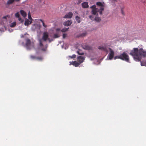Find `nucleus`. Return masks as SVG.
Returning a JSON list of instances; mask_svg holds the SVG:
<instances>
[{
  "label": "nucleus",
  "mask_w": 146,
  "mask_h": 146,
  "mask_svg": "<svg viewBox=\"0 0 146 146\" xmlns=\"http://www.w3.org/2000/svg\"><path fill=\"white\" fill-rule=\"evenodd\" d=\"M96 5L98 6H100V7L99 9V11L100 14V15L102 14V12L104 10V5L102 3L100 2H98L96 3Z\"/></svg>",
  "instance_id": "obj_6"
},
{
  "label": "nucleus",
  "mask_w": 146,
  "mask_h": 146,
  "mask_svg": "<svg viewBox=\"0 0 146 146\" xmlns=\"http://www.w3.org/2000/svg\"><path fill=\"white\" fill-rule=\"evenodd\" d=\"M28 17V19H28L29 20H32V21L33 19L31 17V15L30 14H29Z\"/></svg>",
  "instance_id": "obj_32"
},
{
  "label": "nucleus",
  "mask_w": 146,
  "mask_h": 146,
  "mask_svg": "<svg viewBox=\"0 0 146 146\" xmlns=\"http://www.w3.org/2000/svg\"><path fill=\"white\" fill-rule=\"evenodd\" d=\"M98 48L99 50L104 51L107 53L108 52V48L107 47H103L100 46L98 47Z\"/></svg>",
  "instance_id": "obj_8"
},
{
  "label": "nucleus",
  "mask_w": 146,
  "mask_h": 146,
  "mask_svg": "<svg viewBox=\"0 0 146 146\" xmlns=\"http://www.w3.org/2000/svg\"><path fill=\"white\" fill-rule=\"evenodd\" d=\"M95 20L99 22L100 21L101 19L100 18L96 17L95 18Z\"/></svg>",
  "instance_id": "obj_24"
},
{
  "label": "nucleus",
  "mask_w": 146,
  "mask_h": 146,
  "mask_svg": "<svg viewBox=\"0 0 146 146\" xmlns=\"http://www.w3.org/2000/svg\"><path fill=\"white\" fill-rule=\"evenodd\" d=\"M39 21H40L41 22H42V25L44 27L46 28L47 27V26L45 24L44 21L40 19H39Z\"/></svg>",
  "instance_id": "obj_21"
},
{
  "label": "nucleus",
  "mask_w": 146,
  "mask_h": 146,
  "mask_svg": "<svg viewBox=\"0 0 146 146\" xmlns=\"http://www.w3.org/2000/svg\"><path fill=\"white\" fill-rule=\"evenodd\" d=\"M99 9L98 8L95 9H92V13L94 15H96L97 12H99Z\"/></svg>",
  "instance_id": "obj_16"
},
{
  "label": "nucleus",
  "mask_w": 146,
  "mask_h": 146,
  "mask_svg": "<svg viewBox=\"0 0 146 146\" xmlns=\"http://www.w3.org/2000/svg\"><path fill=\"white\" fill-rule=\"evenodd\" d=\"M69 28H64L61 30V31L62 32H65Z\"/></svg>",
  "instance_id": "obj_19"
},
{
  "label": "nucleus",
  "mask_w": 146,
  "mask_h": 146,
  "mask_svg": "<svg viewBox=\"0 0 146 146\" xmlns=\"http://www.w3.org/2000/svg\"><path fill=\"white\" fill-rule=\"evenodd\" d=\"M77 53L79 55H83L84 54V53L83 52H81L80 53L79 51H77Z\"/></svg>",
  "instance_id": "obj_33"
},
{
  "label": "nucleus",
  "mask_w": 146,
  "mask_h": 146,
  "mask_svg": "<svg viewBox=\"0 0 146 146\" xmlns=\"http://www.w3.org/2000/svg\"><path fill=\"white\" fill-rule=\"evenodd\" d=\"M16 23L15 22H14L13 23H12L10 25V26L11 27H13L15 26L16 25Z\"/></svg>",
  "instance_id": "obj_18"
},
{
  "label": "nucleus",
  "mask_w": 146,
  "mask_h": 146,
  "mask_svg": "<svg viewBox=\"0 0 146 146\" xmlns=\"http://www.w3.org/2000/svg\"><path fill=\"white\" fill-rule=\"evenodd\" d=\"M15 16L16 17L18 18L20 17V15L19 12L15 14Z\"/></svg>",
  "instance_id": "obj_29"
},
{
  "label": "nucleus",
  "mask_w": 146,
  "mask_h": 146,
  "mask_svg": "<svg viewBox=\"0 0 146 146\" xmlns=\"http://www.w3.org/2000/svg\"><path fill=\"white\" fill-rule=\"evenodd\" d=\"M82 7L84 8H87L88 7V3L86 2H84L82 3Z\"/></svg>",
  "instance_id": "obj_14"
},
{
  "label": "nucleus",
  "mask_w": 146,
  "mask_h": 146,
  "mask_svg": "<svg viewBox=\"0 0 146 146\" xmlns=\"http://www.w3.org/2000/svg\"><path fill=\"white\" fill-rule=\"evenodd\" d=\"M77 58L78 62L80 64L84 62L85 59V57L84 56H79Z\"/></svg>",
  "instance_id": "obj_7"
},
{
  "label": "nucleus",
  "mask_w": 146,
  "mask_h": 146,
  "mask_svg": "<svg viewBox=\"0 0 146 146\" xmlns=\"http://www.w3.org/2000/svg\"><path fill=\"white\" fill-rule=\"evenodd\" d=\"M72 22L71 20H68L64 22L63 23V25L65 26H70L72 23Z\"/></svg>",
  "instance_id": "obj_10"
},
{
  "label": "nucleus",
  "mask_w": 146,
  "mask_h": 146,
  "mask_svg": "<svg viewBox=\"0 0 146 146\" xmlns=\"http://www.w3.org/2000/svg\"><path fill=\"white\" fill-rule=\"evenodd\" d=\"M37 57L33 55H31L30 56L31 58L33 60H36Z\"/></svg>",
  "instance_id": "obj_23"
},
{
  "label": "nucleus",
  "mask_w": 146,
  "mask_h": 146,
  "mask_svg": "<svg viewBox=\"0 0 146 146\" xmlns=\"http://www.w3.org/2000/svg\"><path fill=\"white\" fill-rule=\"evenodd\" d=\"M60 30V29H56V31H59Z\"/></svg>",
  "instance_id": "obj_38"
},
{
  "label": "nucleus",
  "mask_w": 146,
  "mask_h": 146,
  "mask_svg": "<svg viewBox=\"0 0 146 146\" xmlns=\"http://www.w3.org/2000/svg\"><path fill=\"white\" fill-rule=\"evenodd\" d=\"M90 8L92 9H98V8H96V6L95 5H93L90 7Z\"/></svg>",
  "instance_id": "obj_31"
},
{
  "label": "nucleus",
  "mask_w": 146,
  "mask_h": 146,
  "mask_svg": "<svg viewBox=\"0 0 146 146\" xmlns=\"http://www.w3.org/2000/svg\"><path fill=\"white\" fill-rule=\"evenodd\" d=\"M71 64L74 66L75 67H77L79 66L80 64L76 61H73L72 62H71Z\"/></svg>",
  "instance_id": "obj_12"
},
{
  "label": "nucleus",
  "mask_w": 146,
  "mask_h": 146,
  "mask_svg": "<svg viewBox=\"0 0 146 146\" xmlns=\"http://www.w3.org/2000/svg\"><path fill=\"white\" fill-rule=\"evenodd\" d=\"M32 22V21L27 19L25 21V25L28 26L29 25L31 24Z\"/></svg>",
  "instance_id": "obj_13"
},
{
  "label": "nucleus",
  "mask_w": 146,
  "mask_h": 146,
  "mask_svg": "<svg viewBox=\"0 0 146 146\" xmlns=\"http://www.w3.org/2000/svg\"><path fill=\"white\" fill-rule=\"evenodd\" d=\"M42 60V57H36V60Z\"/></svg>",
  "instance_id": "obj_26"
},
{
  "label": "nucleus",
  "mask_w": 146,
  "mask_h": 146,
  "mask_svg": "<svg viewBox=\"0 0 146 146\" xmlns=\"http://www.w3.org/2000/svg\"><path fill=\"white\" fill-rule=\"evenodd\" d=\"M117 58L120 59V55H119V56H115L114 58V59L115 60Z\"/></svg>",
  "instance_id": "obj_30"
},
{
  "label": "nucleus",
  "mask_w": 146,
  "mask_h": 146,
  "mask_svg": "<svg viewBox=\"0 0 146 146\" xmlns=\"http://www.w3.org/2000/svg\"><path fill=\"white\" fill-rule=\"evenodd\" d=\"M120 56V59L125 60L128 62H129V56L125 52H124L122 54H121Z\"/></svg>",
  "instance_id": "obj_3"
},
{
  "label": "nucleus",
  "mask_w": 146,
  "mask_h": 146,
  "mask_svg": "<svg viewBox=\"0 0 146 146\" xmlns=\"http://www.w3.org/2000/svg\"><path fill=\"white\" fill-rule=\"evenodd\" d=\"M14 1V0H8L7 2V4H11Z\"/></svg>",
  "instance_id": "obj_20"
},
{
  "label": "nucleus",
  "mask_w": 146,
  "mask_h": 146,
  "mask_svg": "<svg viewBox=\"0 0 146 146\" xmlns=\"http://www.w3.org/2000/svg\"><path fill=\"white\" fill-rule=\"evenodd\" d=\"M141 64L142 66H146V62H143L141 61Z\"/></svg>",
  "instance_id": "obj_22"
},
{
  "label": "nucleus",
  "mask_w": 146,
  "mask_h": 146,
  "mask_svg": "<svg viewBox=\"0 0 146 146\" xmlns=\"http://www.w3.org/2000/svg\"><path fill=\"white\" fill-rule=\"evenodd\" d=\"M86 33H83L81 35V36H85L86 35Z\"/></svg>",
  "instance_id": "obj_34"
},
{
  "label": "nucleus",
  "mask_w": 146,
  "mask_h": 146,
  "mask_svg": "<svg viewBox=\"0 0 146 146\" xmlns=\"http://www.w3.org/2000/svg\"><path fill=\"white\" fill-rule=\"evenodd\" d=\"M48 34L47 32H44L43 33L42 38L39 40V45L41 48V50L43 51H45L47 50V46L43 47L42 40L46 41L47 40H49L50 42H51L50 38H48Z\"/></svg>",
  "instance_id": "obj_2"
},
{
  "label": "nucleus",
  "mask_w": 146,
  "mask_h": 146,
  "mask_svg": "<svg viewBox=\"0 0 146 146\" xmlns=\"http://www.w3.org/2000/svg\"><path fill=\"white\" fill-rule=\"evenodd\" d=\"M121 13L124 15V13L123 11V8H122L121 10Z\"/></svg>",
  "instance_id": "obj_35"
},
{
  "label": "nucleus",
  "mask_w": 146,
  "mask_h": 146,
  "mask_svg": "<svg viewBox=\"0 0 146 146\" xmlns=\"http://www.w3.org/2000/svg\"><path fill=\"white\" fill-rule=\"evenodd\" d=\"M69 57L71 58H74L76 57V55L74 54L72 56H69Z\"/></svg>",
  "instance_id": "obj_25"
},
{
  "label": "nucleus",
  "mask_w": 146,
  "mask_h": 146,
  "mask_svg": "<svg viewBox=\"0 0 146 146\" xmlns=\"http://www.w3.org/2000/svg\"><path fill=\"white\" fill-rule=\"evenodd\" d=\"M67 35L66 34H64L63 35V38H65L66 37Z\"/></svg>",
  "instance_id": "obj_36"
},
{
  "label": "nucleus",
  "mask_w": 146,
  "mask_h": 146,
  "mask_svg": "<svg viewBox=\"0 0 146 146\" xmlns=\"http://www.w3.org/2000/svg\"><path fill=\"white\" fill-rule=\"evenodd\" d=\"M108 49L110 51L108 56V58L109 60H111L113 58L114 55V53L113 50L110 48H108Z\"/></svg>",
  "instance_id": "obj_5"
},
{
  "label": "nucleus",
  "mask_w": 146,
  "mask_h": 146,
  "mask_svg": "<svg viewBox=\"0 0 146 146\" xmlns=\"http://www.w3.org/2000/svg\"><path fill=\"white\" fill-rule=\"evenodd\" d=\"M129 54L133 56L135 61H141L143 58L146 57V50L142 48L139 49L137 48H134L130 51Z\"/></svg>",
  "instance_id": "obj_1"
},
{
  "label": "nucleus",
  "mask_w": 146,
  "mask_h": 146,
  "mask_svg": "<svg viewBox=\"0 0 146 146\" xmlns=\"http://www.w3.org/2000/svg\"><path fill=\"white\" fill-rule=\"evenodd\" d=\"M22 23L23 21V20L20 17H19L17 18Z\"/></svg>",
  "instance_id": "obj_27"
},
{
  "label": "nucleus",
  "mask_w": 146,
  "mask_h": 146,
  "mask_svg": "<svg viewBox=\"0 0 146 146\" xmlns=\"http://www.w3.org/2000/svg\"><path fill=\"white\" fill-rule=\"evenodd\" d=\"M59 36V35L57 34H55L54 35V37L55 38H58Z\"/></svg>",
  "instance_id": "obj_28"
},
{
  "label": "nucleus",
  "mask_w": 146,
  "mask_h": 146,
  "mask_svg": "<svg viewBox=\"0 0 146 146\" xmlns=\"http://www.w3.org/2000/svg\"><path fill=\"white\" fill-rule=\"evenodd\" d=\"M25 46L27 48L29 49H30L32 47H33L34 46L33 42H31V40L29 38L26 39Z\"/></svg>",
  "instance_id": "obj_4"
},
{
  "label": "nucleus",
  "mask_w": 146,
  "mask_h": 146,
  "mask_svg": "<svg viewBox=\"0 0 146 146\" xmlns=\"http://www.w3.org/2000/svg\"><path fill=\"white\" fill-rule=\"evenodd\" d=\"M83 48L85 50H90L91 49V47L88 45L86 44H84L82 46Z\"/></svg>",
  "instance_id": "obj_11"
},
{
  "label": "nucleus",
  "mask_w": 146,
  "mask_h": 146,
  "mask_svg": "<svg viewBox=\"0 0 146 146\" xmlns=\"http://www.w3.org/2000/svg\"><path fill=\"white\" fill-rule=\"evenodd\" d=\"M20 12L21 15L24 17H26L27 16L26 13L23 10H21Z\"/></svg>",
  "instance_id": "obj_15"
},
{
  "label": "nucleus",
  "mask_w": 146,
  "mask_h": 146,
  "mask_svg": "<svg viewBox=\"0 0 146 146\" xmlns=\"http://www.w3.org/2000/svg\"><path fill=\"white\" fill-rule=\"evenodd\" d=\"M76 21H77L78 23H79L80 22V18L78 16H77L76 17Z\"/></svg>",
  "instance_id": "obj_17"
},
{
  "label": "nucleus",
  "mask_w": 146,
  "mask_h": 146,
  "mask_svg": "<svg viewBox=\"0 0 146 146\" xmlns=\"http://www.w3.org/2000/svg\"><path fill=\"white\" fill-rule=\"evenodd\" d=\"M73 15V13L71 12H69L66 13L64 18H70L72 17Z\"/></svg>",
  "instance_id": "obj_9"
},
{
  "label": "nucleus",
  "mask_w": 146,
  "mask_h": 146,
  "mask_svg": "<svg viewBox=\"0 0 146 146\" xmlns=\"http://www.w3.org/2000/svg\"><path fill=\"white\" fill-rule=\"evenodd\" d=\"M93 17L92 15V16H89V18L90 19L92 20H93Z\"/></svg>",
  "instance_id": "obj_37"
}]
</instances>
